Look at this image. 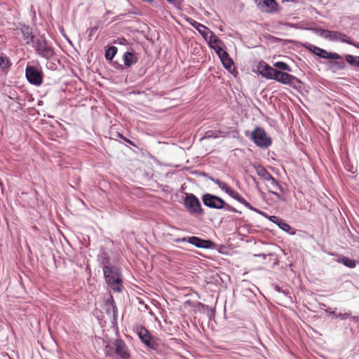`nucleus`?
<instances>
[{
	"instance_id": "nucleus-1",
	"label": "nucleus",
	"mask_w": 359,
	"mask_h": 359,
	"mask_svg": "<svg viewBox=\"0 0 359 359\" xmlns=\"http://www.w3.org/2000/svg\"><path fill=\"white\" fill-rule=\"evenodd\" d=\"M103 273L107 283L116 292L122 290V280L118 268L115 266H105L103 268Z\"/></svg>"
},
{
	"instance_id": "nucleus-2",
	"label": "nucleus",
	"mask_w": 359,
	"mask_h": 359,
	"mask_svg": "<svg viewBox=\"0 0 359 359\" xmlns=\"http://www.w3.org/2000/svg\"><path fill=\"white\" fill-rule=\"evenodd\" d=\"M32 47L39 56L47 60L52 59L55 55L54 48L47 41L43 36L36 39Z\"/></svg>"
},
{
	"instance_id": "nucleus-3",
	"label": "nucleus",
	"mask_w": 359,
	"mask_h": 359,
	"mask_svg": "<svg viewBox=\"0 0 359 359\" xmlns=\"http://www.w3.org/2000/svg\"><path fill=\"white\" fill-rule=\"evenodd\" d=\"M245 135L249 137L257 147L262 149H267L272 143L271 138L261 127L257 126L251 133L246 131Z\"/></svg>"
},
{
	"instance_id": "nucleus-4",
	"label": "nucleus",
	"mask_w": 359,
	"mask_h": 359,
	"mask_svg": "<svg viewBox=\"0 0 359 359\" xmlns=\"http://www.w3.org/2000/svg\"><path fill=\"white\" fill-rule=\"evenodd\" d=\"M202 201L205 206L210 208L225 209L229 212H237L239 214L242 213L241 211H238L229 204L226 203L222 198L210 194H204L202 197Z\"/></svg>"
},
{
	"instance_id": "nucleus-5",
	"label": "nucleus",
	"mask_w": 359,
	"mask_h": 359,
	"mask_svg": "<svg viewBox=\"0 0 359 359\" xmlns=\"http://www.w3.org/2000/svg\"><path fill=\"white\" fill-rule=\"evenodd\" d=\"M215 184L218 185V187L224 191L229 196L239 202L240 203L245 205L248 209L257 212L258 213H262L258 209L252 207L250 203H248L238 192L233 189L231 187H229L226 183L220 181L219 180H213Z\"/></svg>"
},
{
	"instance_id": "nucleus-6",
	"label": "nucleus",
	"mask_w": 359,
	"mask_h": 359,
	"mask_svg": "<svg viewBox=\"0 0 359 359\" xmlns=\"http://www.w3.org/2000/svg\"><path fill=\"white\" fill-rule=\"evenodd\" d=\"M25 76L27 81L32 85L39 86L43 83V72L39 67L27 65Z\"/></svg>"
},
{
	"instance_id": "nucleus-7",
	"label": "nucleus",
	"mask_w": 359,
	"mask_h": 359,
	"mask_svg": "<svg viewBox=\"0 0 359 359\" xmlns=\"http://www.w3.org/2000/svg\"><path fill=\"white\" fill-rule=\"evenodd\" d=\"M273 79L283 84L289 85L292 88H297L302 83L296 76L287 72L276 70Z\"/></svg>"
},
{
	"instance_id": "nucleus-8",
	"label": "nucleus",
	"mask_w": 359,
	"mask_h": 359,
	"mask_svg": "<svg viewBox=\"0 0 359 359\" xmlns=\"http://www.w3.org/2000/svg\"><path fill=\"white\" fill-rule=\"evenodd\" d=\"M184 206L193 215H203V210L197 197L193 194H187L184 198Z\"/></svg>"
},
{
	"instance_id": "nucleus-9",
	"label": "nucleus",
	"mask_w": 359,
	"mask_h": 359,
	"mask_svg": "<svg viewBox=\"0 0 359 359\" xmlns=\"http://www.w3.org/2000/svg\"><path fill=\"white\" fill-rule=\"evenodd\" d=\"M137 334L142 341V342L148 348L156 350L158 344L154 337H152L149 332L143 326H140L137 328Z\"/></svg>"
},
{
	"instance_id": "nucleus-10",
	"label": "nucleus",
	"mask_w": 359,
	"mask_h": 359,
	"mask_svg": "<svg viewBox=\"0 0 359 359\" xmlns=\"http://www.w3.org/2000/svg\"><path fill=\"white\" fill-rule=\"evenodd\" d=\"M114 353L121 359H130V354L125 341L117 339L113 342Z\"/></svg>"
},
{
	"instance_id": "nucleus-11",
	"label": "nucleus",
	"mask_w": 359,
	"mask_h": 359,
	"mask_svg": "<svg viewBox=\"0 0 359 359\" xmlns=\"http://www.w3.org/2000/svg\"><path fill=\"white\" fill-rule=\"evenodd\" d=\"M257 72L267 79H273L276 72L275 69L264 61H261L257 66Z\"/></svg>"
},
{
	"instance_id": "nucleus-12",
	"label": "nucleus",
	"mask_w": 359,
	"mask_h": 359,
	"mask_svg": "<svg viewBox=\"0 0 359 359\" xmlns=\"http://www.w3.org/2000/svg\"><path fill=\"white\" fill-rule=\"evenodd\" d=\"M259 8L265 13L276 11L278 4L275 0H255Z\"/></svg>"
},
{
	"instance_id": "nucleus-13",
	"label": "nucleus",
	"mask_w": 359,
	"mask_h": 359,
	"mask_svg": "<svg viewBox=\"0 0 359 359\" xmlns=\"http://www.w3.org/2000/svg\"><path fill=\"white\" fill-rule=\"evenodd\" d=\"M309 49L312 53L318 55V57H320L321 58H325V59L340 58L339 55L338 53L328 52L326 50L320 48L314 45H310Z\"/></svg>"
},
{
	"instance_id": "nucleus-14",
	"label": "nucleus",
	"mask_w": 359,
	"mask_h": 359,
	"mask_svg": "<svg viewBox=\"0 0 359 359\" xmlns=\"http://www.w3.org/2000/svg\"><path fill=\"white\" fill-rule=\"evenodd\" d=\"M20 30L25 43L27 45L32 44L33 46L36 39L33 34L32 29L29 26L23 24L20 25Z\"/></svg>"
},
{
	"instance_id": "nucleus-15",
	"label": "nucleus",
	"mask_w": 359,
	"mask_h": 359,
	"mask_svg": "<svg viewBox=\"0 0 359 359\" xmlns=\"http://www.w3.org/2000/svg\"><path fill=\"white\" fill-rule=\"evenodd\" d=\"M340 58H329L330 60L327 63L329 69L332 72H337L338 71L342 70L346 67V62L344 58L339 55Z\"/></svg>"
},
{
	"instance_id": "nucleus-16",
	"label": "nucleus",
	"mask_w": 359,
	"mask_h": 359,
	"mask_svg": "<svg viewBox=\"0 0 359 359\" xmlns=\"http://www.w3.org/2000/svg\"><path fill=\"white\" fill-rule=\"evenodd\" d=\"M257 174L263 180L271 182L273 185H278V181L266 170V168L259 165L256 168Z\"/></svg>"
},
{
	"instance_id": "nucleus-17",
	"label": "nucleus",
	"mask_w": 359,
	"mask_h": 359,
	"mask_svg": "<svg viewBox=\"0 0 359 359\" xmlns=\"http://www.w3.org/2000/svg\"><path fill=\"white\" fill-rule=\"evenodd\" d=\"M216 52L218 54L223 66L226 69H229L230 71L231 67L233 65V60H231V58L229 57L227 52L225 51L224 50L222 49L221 48H219L216 50Z\"/></svg>"
},
{
	"instance_id": "nucleus-18",
	"label": "nucleus",
	"mask_w": 359,
	"mask_h": 359,
	"mask_svg": "<svg viewBox=\"0 0 359 359\" xmlns=\"http://www.w3.org/2000/svg\"><path fill=\"white\" fill-rule=\"evenodd\" d=\"M187 241L193 245L201 248H208L211 243L210 241L203 240L196 236L189 237Z\"/></svg>"
},
{
	"instance_id": "nucleus-19",
	"label": "nucleus",
	"mask_w": 359,
	"mask_h": 359,
	"mask_svg": "<svg viewBox=\"0 0 359 359\" xmlns=\"http://www.w3.org/2000/svg\"><path fill=\"white\" fill-rule=\"evenodd\" d=\"M124 65L130 67L137 62V57L132 52H126L123 56Z\"/></svg>"
},
{
	"instance_id": "nucleus-20",
	"label": "nucleus",
	"mask_w": 359,
	"mask_h": 359,
	"mask_svg": "<svg viewBox=\"0 0 359 359\" xmlns=\"http://www.w3.org/2000/svg\"><path fill=\"white\" fill-rule=\"evenodd\" d=\"M229 133L221 130H210L205 132L203 138H218L226 137Z\"/></svg>"
},
{
	"instance_id": "nucleus-21",
	"label": "nucleus",
	"mask_w": 359,
	"mask_h": 359,
	"mask_svg": "<svg viewBox=\"0 0 359 359\" xmlns=\"http://www.w3.org/2000/svg\"><path fill=\"white\" fill-rule=\"evenodd\" d=\"M337 262L342 264L350 269H354L356 266V262L354 259L346 256H343L337 259Z\"/></svg>"
},
{
	"instance_id": "nucleus-22",
	"label": "nucleus",
	"mask_w": 359,
	"mask_h": 359,
	"mask_svg": "<svg viewBox=\"0 0 359 359\" xmlns=\"http://www.w3.org/2000/svg\"><path fill=\"white\" fill-rule=\"evenodd\" d=\"M192 25L198 31V32L204 37L206 38L208 35L211 33V31L205 26L202 24L197 22L196 21L194 22Z\"/></svg>"
},
{
	"instance_id": "nucleus-23",
	"label": "nucleus",
	"mask_w": 359,
	"mask_h": 359,
	"mask_svg": "<svg viewBox=\"0 0 359 359\" xmlns=\"http://www.w3.org/2000/svg\"><path fill=\"white\" fill-rule=\"evenodd\" d=\"M117 53L116 46H110L105 50L104 57L107 60L111 61Z\"/></svg>"
},
{
	"instance_id": "nucleus-24",
	"label": "nucleus",
	"mask_w": 359,
	"mask_h": 359,
	"mask_svg": "<svg viewBox=\"0 0 359 359\" xmlns=\"http://www.w3.org/2000/svg\"><path fill=\"white\" fill-rule=\"evenodd\" d=\"M97 259L102 266V268L109 266L108 264H109L110 259L106 252L100 253L97 257Z\"/></svg>"
},
{
	"instance_id": "nucleus-25",
	"label": "nucleus",
	"mask_w": 359,
	"mask_h": 359,
	"mask_svg": "<svg viewBox=\"0 0 359 359\" xmlns=\"http://www.w3.org/2000/svg\"><path fill=\"white\" fill-rule=\"evenodd\" d=\"M278 226L280 229L290 235H294L295 233V231H294V229H292L288 224L285 223L283 219H282L280 222L278 224Z\"/></svg>"
},
{
	"instance_id": "nucleus-26",
	"label": "nucleus",
	"mask_w": 359,
	"mask_h": 359,
	"mask_svg": "<svg viewBox=\"0 0 359 359\" xmlns=\"http://www.w3.org/2000/svg\"><path fill=\"white\" fill-rule=\"evenodd\" d=\"M337 41L346 43L356 46L355 44L350 39V38L344 33L337 32Z\"/></svg>"
},
{
	"instance_id": "nucleus-27",
	"label": "nucleus",
	"mask_w": 359,
	"mask_h": 359,
	"mask_svg": "<svg viewBox=\"0 0 359 359\" xmlns=\"http://www.w3.org/2000/svg\"><path fill=\"white\" fill-rule=\"evenodd\" d=\"M336 318H339L341 320H347V319H353L355 320H358V318L356 316H353L351 312H339L336 315Z\"/></svg>"
},
{
	"instance_id": "nucleus-28",
	"label": "nucleus",
	"mask_w": 359,
	"mask_h": 359,
	"mask_svg": "<svg viewBox=\"0 0 359 359\" xmlns=\"http://www.w3.org/2000/svg\"><path fill=\"white\" fill-rule=\"evenodd\" d=\"M346 61L353 67L358 66V56H353L352 55H346L345 56Z\"/></svg>"
},
{
	"instance_id": "nucleus-29",
	"label": "nucleus",
	"mask_w": 359,
	"mask_h": 359,
	"mask_svg": "<svg viewBox=\"0 0 359 359\" xmlns=\"http://www.w3.org/2000/svg\"><path fill=\"white\" fill-rule=\"evenodd\" d=\"M273 65L276 68L280 69V70H283V71H286V72L292 71L291 67L287 64H286L283 62H275Z\"/></svg>"
},
{
	"instance_id": "nucleus-30",
	"label": "nucleus",
	"mask_w": 359,
	"mask_h": 359,
	"mask_svg": "<svg viewBox=\"0 0 359 359\" xmlns=\"http://www.w3.org/2000/svg\"><path fill=\"white\" fill-rule=\"evenodd\" d=\"M10 65L9 60L5 55L0 56V68L6 69Z\"/></svg>"
},
{
	"instance_id": "nucleus-31",
	"label": "nucleus",
	"mask_w": 359,
	"mask_h": 359,
	"mask_svg": "<svg viewBox=\"0 0 359 359\" xmlns=\"http://www.w3.org/2000/svg\"><path fill=\"white\" fill-rule=\"evenodd\" d=\"M319 35L322 36L324 39H328L330 30L324 29H319L318 31Z\"/></svg>"
},
{
	"instance_id": "nucleus-32",
	"label": "nucleus",
	"mask_w": 359,
	"mask_h": 359,
	"mask_svg": "<svg viewBox=\"0 0 359 359\" xmlns=\"http://www.w3.org/2000/svg\"><path fill=\"white\" fill-rule=\"evenodd\" d=\"M105 351H106V355H109V356H111L114 354V345L112 344V346H106L105 347Z\"/></svg>"
},
{
	"instance_id": "nucleus-33",
	"label": "nucleus",
	"mask_w": 359,
	"mask_h": 359,
	"mask_svg": "<svg viewBox=\"0 0 359 359\" xmlns=\"http://www.w3.org/2000/svg\"><path fill=\"white\" fill-rule=\"evenodd\" d=\"M328 40L337 41V31H330Z\"/></svg>"
},
{
	"instance_id": "nucleus-34",
	"label": "nucleus",
	"mask_w": 359,
	"mask_h": 359,
	"mask_svg": "<svg viewBox=\"0 0 359 359\" xmlns=\"http://www.w3.org/2000/svg\"><path fill=\"white\" fill-rule=\"evenodd\" d=\"M269 219L273 223L276 224L278 225V224H279L280 222V221L282 220V219L279 218L277 216H275V215H271V216H269Z\"/></svg>"
},
{
	"instance_id": "nucleus-35",
	"label": "nucleus",
	"mask_w": 359,
	"mask_h": 359,
	"mask_svg": "<svg viewBox=\"0 0 359 359\" xmlns=\"http://www.w3.org/2000/svg\"><path fill=\"white\" fill-rule=\"evenodd\" d=\"M325 312L332 316V318H336V315H337V313L336 312V310L332 311L331 308H328L325 309Z\"/></svg>"
},
{
	"instance_id": "nucleus-36",
	"label": "nucleus",
	"mask_w": 359,
	"mask_h": 359,
	"mask_svg": "<svg viewBox=\"0 0 359 359\" xmlns=\"http://www.w3.org/2000/svg\"><path fill=\"white\" fill-rule=\"evenodd\" d=\"M118 137H119L120 138L123 139L125 142L129 143L130 144H131L133 146H135V144L132 141H130L129 139H128L126 137H124L121 133H118Z\"/></svg>"
},
{
	"instance_id": "nucleus-37",
	"label": "nucleus",
	"mask_w": 359,
	"mask_h": 359,
	"mask_svg": "<svg viewBox=\"0 0 359 359\" xmlns=\"http://www.w3.org/2000/svg\"><path fill=\"white\" fill-rule=\"evenodd\" d=\"M270 183V185L271 187L274 189H278L280 190V191H283V187L279 184V182H278V185L276 186V185H273L271 182H269Z\"/></svg>"
},
{
	"instance_id": "nucleus-38",
	"label": "nucleus",
	"mask_w": 359,
	"mask_h": 359,
	"mask_svg": "<svg viewBox=\"0 0 359 359\" xmlns=\"http://www.w3.org/2000/svg\"><path fill=\"white\" fill-rule=\"evenodd\" d=\"M210 42H214V43L219 42V40H218L217 37L215 35H214L212 32H211V33H210Z\"/></svg>"
},
{
	"instance_id": "nucleus-39",
	"label": "nucleus",
	"mask_w": 359,
	"mask_h": 359,
	"mask_svg": "<svg viewBox=\"0 0 359 359\" xmlns=\"http://www.w3.org/2000/svg\"><path fill=\"white\" fill-rule=\"evenodd\" d=\"M112 309H113L114 315L116 316L117 314V311H118L117 307L115 305L112 304Z\"/></svg>"
},
{
	"instance_id": "nucleus-40",
	"label": "nucleus",
	"mask_w": 359,
	"mask_h": 359,
	"mask_svg": "<svg viewBox=\"0 0 359 359\" xmlns=\"http://www.w3.org/2000/svg\"><path fill=\"white\" fill-rule=\"evenodd\" d=\"M186 241H187V238H183L177 239L176 242H185Z\"/></svg>"
},
{
	"instance_id": "nucleus-41",
	"label": "nucleus",
	"mask_w": 359,
	"mask_h": 359,
	"mask_svg": "<svg viewBox=\"0 0 359 359\" xmlns=\"http://www.w3.org/2000/svg\"><path fill=\"white\" fill-rule=\"evenodd\" d=\"M126 42H127V41L125 39H121L119 43L120 44H126Z\"/></svg>"
},
{
	"instance_id": "nucleus-42",
	"label": "nucleus",
	"mask_w": 359,
	"mask_h": 359,
	"mask_svg": "<svg viewBox=\"0 0 359 359\" xmlns=\"http://www.w3.org/2000/svg\"><path fill=\"white\" fill-rule=\"evenodd\" d=\"M271 191L273 194H274L275 196H276L277 197H278V198L280 197V195H279L277 192H276V191H273V190H272V191Z\"/></svg>"
},
{
	"instance_id": "nucleus-43",
	"label": "nucleus",
	"mask_w": 359,
	"mask_h": 359,
	"mask_svg": "<svg viewBox=\"0 0 359 359\" xmlns=\"http://www.w3.org/2000/svg\"><path fill=\"white\" fill-rule=\"evenodd\" d=\"M276 289L278 290V291H280V287L278 286H276Z\"/></svg>"
},
{
	"instance_id": "nucleus-44",
	"label": "nucleus",
	"mask_w": 359,
	"mask_h": 359,
	"mask_svg": "<svg viewBox=\"0 0 359 359\" xmlns=\"http://www.w3.org/2000/svg\"><path fill=\"white\" fill-rule=\"evenodd\" d=\"M358 59H359V57H358ZM358 67H359V60H358Z\"/></svg>"
}]
</instances>
